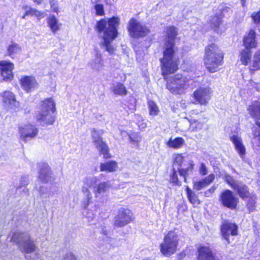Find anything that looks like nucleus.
<instances>
[{
  "label": "nucleus",
  "instance_id": "1",
  "mask_svg": "<svg viewBox=\"0 0 260 260\" xmlns=\"http://www.w3.org/2000/svg\"><path fill=\"white\" fill-rule=\"evenodd\" d=\"M167 36L164 46V56L160 59L162 74L166 76L175 73L178 69V61L175 57V39L177 35L176 27L169 26L166 28Z\"/></svg>",
  "mask_w": 260,
  "mask_h": 260
},
{
  "label": "nucleus",
  "instance_id": "2",
  "mask_svg": "<svg viewBox=\"0 0 260 260\" xmlns=\"http://www.w3.org/2000/svg\"><path fill=\"white\" fill-rule=\"evenodd\" d=\"M98 181V177L94 176H87L83 179L82 187L83 199L81 201V207L83 209H87L92 203V195L89 188H92L95 198L99 200L107 194L110 188L109 181L101 182L99 183Z\"/></svg>",
  "mask_w": 260,
  "mask_h": 260
},
{
  "label": "nucleus",
  "instance_id": "3",
  "mask_svg": "<svg viewBox=\"0 0 260 260\" xmlns=\"http://www.w3.org/2000/svg\"><path fill=\"white\" fill-rule=\"evenodd\" d=\"M119 22V18L113 17L108 19V20L102 19L96 24L97 30L102 39V47L104 48L110 54H112L115 50L111 43L117 36Z\"/></svg>",
  "mask_w": 260,
  "mask_h": 260
},
{
  "label": "nucleus",
  "instance_id": "4",
  "mask_svg": "<svg viewBox=\"0 0 260 260\" xmlns=\"http://www.w3.org/2000/svg\"><path fill=\"white\" fill-rule=\"evenodd\" d=\"M223 54L221 49L215 44H211L205 48L204 62L207 69L215 73L222 65Z\"/></svg>",
  "mask_w": 260,
  "mask_h": 260
},
{
  "label": "nucleus",
  "instance_id": "5",
  "mask_svg": "<svg viewBox=\"0 0 260 260\" xmlns=\"http://www.w3.org/2000/svg\"><path fill=\"white\" fill-rule=\"evenodd\" d=\"M55 111V104L53 99H46L41 102L37 106L35 117L43 125L52 124L55 119L52 114Z\"/></svg>",
  "mask_w": 260,
  "mask_h": 260
},
{
  "label": "nucleus",
  "instance_id": "6",
  "mask_svg": "<svg viewBox=\"0 0 260 260\" xmlns=\"http://www.w3.org/2000/svg\"><path fill=\"white\" fill-rule=\"evenodd\" d=\"M192 81L184 75L177 74L167 80V87L172 93L182 94L185 93Z\"/></svg>",
  "mask_w": 260,
  "mask_h": 260
},
{
  "label": "nucleus",
  "instance_id": "7",
  "mask_svg": "<svg viewBox=\"0 0 260 260\" xmlns=\"http://www.w3.org/2000/svg\"><path fill=\"white\" fill-rule=\"evenodd\" d=\"M179 244V237L177 233L174 231H169L164 238L160 244V252L166 257H170L177 251Z\"/></svg>",
  "mask_w": 260,
  "mask_h": 260
},
{
  "label": "nucleus",
  "instance_id": "8",
  "mask_svg": "<svg viewBox=\"0 0 260 260\" xmlns=\"http://www.w3.org/2000/svg\"><path fill=\"white\" fill-rule=\"evenodd\" d=\"M11 240L18 244L20 249L26 253L36 251L37 247L34 241L27 233L15 232L12 235Z\"/></svg>",
  "mask_w": 260,
  "mask_h": 260
},
{
  "label": "nucleus",
  "instance_id": "9",
  "mask_svg": "<svg viewBox=\"0 0 260 260\" xmlns=\"http://www.w3.org/2000/svg\"><path fill=\"white\" fill-rule=\"evenodd\" d=\"M174 168L177 166L178 172L180 176L183 177L185 182L186 177L192 174L194 164L192 160L185 161L181 154L174 155Z\"/></svg>",
  "mask_w": 260,
  "mask_h": 260
},
{
  "label": "nucleus",
  "instance_id": "10",
  "mask_svg": "<svg viewBox=\"0 0 260 260\" xmlns=\"http://www.w3.org/2000/svg\"><path fill=\"white\" fill-rule=\"evenodd\" d=\"M103 134L102 130L92 128L91 130L92 142L100 153L103 155L104 158H108L111 157V156L109 153L108 146L102 140Z\"/></svg>",
  "mask_w": 260,
  "mask_h": 260
},
{
  "label": "nucleus",
  "instance_id": "11",
  "mask_svg": "<svg viewBox=\"0 0 260 260\" xmlns=\"http://www.w3.org/2000/svg\"><path fill=\"white\" fill-rule=\"evenodd\" d=\"M223 178L241 199L243 200L248 199L251 194L253 193V192H249V188L245 184L241 181L234 180L230 175L225 174Z\"/></svg>",
  "mask_w": 260,
  "mask_h": 260
},
{
  "label": "nucleus",
  "instance_id": "12",
  "mask_svg": "<svg viewBox=\"0 0 260 260\" xmlns=\"http://www.w3.org/2000/svg\"><path fill=\"white\" fill-rule=\"evenodd\" d=\"M39 173L36 188L39 190L41 194H43L47 190L46 187L41 185V183H45L48 182L51 178V172L49 166L46 163L39 164Z\"/></svg>",
  "mask_w": 260,
  "mask_h": 260
},
{
  "label": "nucleus",
  "instance_id": "13",
  "mask_svg": "<svg viewBox=\"0 0 260 260\" xmlns=\"http://www.w3.org/2000/svg\"><path fill=\"white\" fill-rule=\"evenodd\" d=\"M213 91L208 86L200 87L193 93V97L201 105L206 106L210 100Z\"/></svg>",
  "mask_w": 260,
  "mask_h": 260
},
{
  "label": "nucleus",
  "instance_id": "14",
  "mask_svg": "<svg viewBox=\"0 0 260 260\" xmlns=\"http://www.w3.org/2000/svg\"><path fill=\"white\" fill-rule=\"evenodd\" d=\"M128 30L131 37L139 38L145 36L149 32V29L135 19L129 22Z\"/></svg>",
  "mask_w": 260,
  "mask_h": 260
},
{
  "label": "nucleus",
  "instance_id": "15",
  "mask_svg": "<svg viewBox=\"0 0 260 260\" xmlns=\"http://www.w3.org/2000/svg\"><path fill=\"white\" fill-rule=\"evenodd\" d=\"M220 201L223 206L234 210L237 207L239 199L231 190L226 189L220 194Z\"/></svg>",
  "mask_w": 260,
  "mask_h": 260
},
{
  "label": "nucleus",
  "instance_id": "16",
  "mask_svg": "<svg viewBox=\"0 0 260 260\" xmlns=\"http://www.w3.org/2000/svg\"><path fill=\"white\" fill-rule=\"evenodd\" d=\"M133 213L128 209L120 208L115 217L114 223L118 227L123 226L133 221Z\"/></svg>",
  "mask_w": 260,
  "mask_h": 260
},
{
  "label": "nucleus",
  "instance_id": "17",
  "mask_svg": "<svg viewBox=\"0 0 260 260\" xmlns=\"http://www.w3.org/2000/svg\"><path fill=\"white\" fill-rule=\"evenodd\" d=\"M20 84L22 88L26 92H31L39 87V83L35 77L32 76H23L20 79Z\"/></svg>",
  "mask_w": 260,
  "mask_h": 260
},
{
  "label": "nucleus",
  "instance_id": "18",
  "mask_svg": "<svg viewBox=\"0 0 260 260\" xmlns=\"http://www.w3.org/2000/svg\"><path fill=\"white\" fill-rule=\"evenodd\" d=\"M14 67V64L10 61H0V73L4 80L11 81L13 79L14 75L12 71Z\"/></svg>",
  "mask_w": 260,
  "mask_h": 260
},
{
  "label": "nucleus",
  "instance_id": "19",
  "mask_svg": "<svg viewBox=\"0 0 260 260\" xmlns=\"http://www.w3.org/2000/svg\"><path fill=\"white\" fill-rule=\"evenodd\" d=\"M230 139L234 144L235 148L241 158L243 159L246 153V149L241 136L237 133H232L230 135Z\"/></svg>",
  "mask_w": 260,
  "mask_h": 260
},
{
  "label": "nucleus",
  "instance_id": "20",
  "mask_svg": "<svg viewBox=\"0 0 260 260\" xmlns=\"http://www.w3.org/2000/svg\"><path fill=\"white\" fill-rule=\"evenodd\" d=\"M221 233L222 237L230 243L229 236L238 234V227L235 223L225 221L221 227Z\"/></svg>",
  "mask_w": 260,
  "mask_h": 260
},
{
  "label": "nucleus",
  "instance_id": "21",
  "mask_svg": "<svg viewBox=\"0 0 260 260\" xmlns=\"http://www.w3.org/2000/svg\"><path fill=\"white\" fill-rule=\"evenodd\" d=\"M19 133L21 138L23 140H26L28 138L35 137L38 133V128L30 124H27L19 127Z\"/></svg>",
  "mask_w": 260,
  "mask_h": 260
},
{
  "label": "nucleus",
  "instance_id": "22",
  "mask_svg": "<svg viewBox=\"0 0 260 260\" xmlns=\"http://www.w3.org/2000/svg\"><path fill=\"white\" fill-rule=\"evenodd\" d=\"M2 102L4 106L9 109H13L19 106V102L16 100L14 93L10 91H5L2 94Z\"/></svg>",
  "mask_w": 260,
  "mask_h": 260
},
{
  "label": "nucleus",
  "instance_id": "23",
  "mask_svg": "<svg viewBox=\"0 0 260 260\" xmlns=\"http://www.w3.org/2000/svg\"><path fill=\"white\" fill-rule=\"evenodd\" d=\"M198 252V260H219L209 246H200Z\"/></svg>",
  "mask_w": 260,
  "mask_h": 260
},
{
  "label": "nucleus",
  "instance_id": "24",
  "mask_svg": "<svg viewBox=\"0 0 260 260\" xmlns=\"http://www.w3.org/2000/svg\"><path fill=\"white\" fill-rule=\"evenodd\" d=\"M89 65L92 70L96 71H102L103 69L104 64L102 55L98 49L95 50L94 58L90 61Z\"/></svg>",
  "mask_w": 260,
  "mask_h": 260
},
{
  "label": "nucleus",
  "instance_id": "25",
  "mask_svg": "<svg viewBox=\"0 0 260 260\" xmlns=\"http://www.w3.org/2000/svg\"><path fill=\"white\" fill-rule=\"evenodd\" d=\"M256 44L255 32L253 30H250L249 32L243 38V45L245 48L250 49L255 48Z\"/></svg>",
  "mask_w": 260,
  "mask_h": 260
},
{
  "label": "nucleus",
  "instance_id": "26",
  "mask_svg": "<svg viewBox=\"0 0 260 260\" xmlns=\"http://www.w3.org/2000/svg\"><path fill=\"white\" fill-rule=\"evenodd\" d=\"M215 176L213 174H211L206 178L193 181V189L197 190H200L204 187L209 185L214 179Z\"/></svg>",
  "mask_w": 260,
  "mask_h": 260
},
{
  "label": "nucleus",
  "instance_id": "27",
  "mask_svg": "<svg viewBox=\"0 0 260 260\" xmlns=\"http://www.w3.org/2000/svg\"><path fill=\"white\" fill-rule=\"evenodd\" d=\"M211 27L217 34H221L225 30V28L221 24V18L218 16H214L210 20Z\"/></svg>",
  "mask_w": 260,
  "mask_h": 260
},
{
  "label": "nucleus",
  "instance_id": "28",
  "mask_svg": "<svg viewBox=\"0 0 260 260\" xmlns=\"http://www.w3.org/2000/svg\"><path fill=\"white\" fill-rule=\"evenodd\" d=\"M118 168L117 163L115 160H110L101 163L100 170L102 172H113Z\"/></svg>",
  "mask_w": 260,
  "mask_h": 260
},
{
  "label": "nucleus",
  "instance_id": "29",
  "mask_svg": "<svg viewBox=\"0 0 260 260\" xmlns=\"http://www.w3.org/2000/svg\"><path fill=\"white\" fill-rule=\"evenodd\" d=\"M249 114L255 119H260V103L255 102L248 108Z\"/></svg>",
  "mask_w": 260,
  "mask_h": 260
},
{
  "label": "nucleus",
  "instance_id": "30",
  "mask_svg": "<svg viewBox=\"0 0 260 260\" xmlns=\"http://www.w3.org/2000/svg\"><path fill=\"white\" fill-rule=\"evenodd\" d=\"M48 26L53 33H55L59 30L61 24L59 23L57 19L54 16H50L47 20Z\"/></svg>",
  "mask_w": 260,
  "mask_h": 260
},
{
  "label": "nucleus",
  "instance_id": "31",
  "mask_svg": "<svg viewBox=\"0 0 260 260\" xmlns=\"http://www.w3.org/2000/svg\"><path fill=\"white\" fill-rule=\"evenodd\" d=\"M21 51V47L15 42H11L7 47L8 55L12 58H14L16 55L19 54Z\"/></svg>",
  "mask_w": 260,
  "mask_h": 260
},
{
  "label": "nucleus",
  "instance_id": "32",
  "mask_svg": "<svg viewBox=\"0 0 260 260\" xmlns=\"http://www.w3.org/2000/svg\"><path fill=\"white\" fill-rule=\"evenodd\" d=\"M184 142L185 141L182 138L177 137L174 139L171 138L166 143V144L169 147L177 149L181 148Z\"/></svg>",
  "mask_w": 260,
  "mask_h": 260
},
{
  "label": "nucleus",
  "instance_id": "33",
  "mask_svg": "<svg viewBox=\"0 0 260 260\" xmlns=\"http://www.w3.org/2000/svg\"><path fill=\"white\" fill-rule=\"evenodd\" d=\"M112 91L117 95H125L127 90L125 86L119 82L114 83L111 87Z\"/></svg>",
  "mask_w": 260,
  "mask_h": 260
},
{
  "label": "nucleus",
  "instance_id": "34",
  "mask_svg": "<svg viewBox=\"0 0 260 260\" xmlns=\"http://www.w3.org/2000/svg\"><path fill=\"white\" fill-rule=\"evenodd\" d=\"M253 138H252V143L253 147L256 149H260V131L259 128L256 127H252Z\"/></svg>",
  "mask_w": 260,
  "mask_h": 260
},
{
  "label": "nucleus",
  "instance_id": "35",
  "mask_svg": "<svg viewBox=\"0 0 260 260\" xmlns=\"http://www.w3.org/2000/svg\"><path fill=\"white\" fill-rule=\"evenodd\" d=\"M251 52L249 49H243L240 53V60L242 63L247 66L251 60Z\"/></svg>",
  "mask_w": 260,
  "mask_h": 260
},
{
  "label": "nucleus",
  "instance_id": "36",
  "mask_svg": "<svg viewBox=\"0 0 260 260\" xmlns=\"http://www.w3.org/2000/svg\"><path fill=\"white\" fill-rule=\"evenodd\" d=\"M190 125L188 130L190 132H198L201 131L204 127L205 123L203 122L190 119L189 120Z\"/></svg>",
  "mask_w": 260,
  "mask_h": 260
},
{
  "label": "nucleus",
  "instance_id": "37",
  "mask_svg": "<svg viewBox=\"0 0 260 260\" xmlns=\"http://www.w3.org/2000/svg\"><path fill=\"white\" fill-rule=\"evenodd\" d=\"M186 191L187 198L190 203L194 206H197L200 203L197 194L193 192L188 186L186 187Z\"/></svg>",
  "mask_w": 260,
  "mask_h": 260
},
{
  "label": "nucleus",
  "instance_id": "38",
  "mask_svg": "<svg viewBox=\"0 0 260 260\" xmlns=\"http://www.w3.org/2000/svg\"><path fill=\"white\" fill-rule=\"evenodd\" d=\"M247 202V207L250 212H253L255 210L257 197L255 194L252 193L248 197Z\"/></svg>",
  "mask_w": 260,
  "mask_h": 260
},
{
  "label": "nucleus",
  "instance_id": "39",
  "mask_svg": "<svg viewBox=\"0 0 260 260\" xmlns=\"http://www.w3.org/2000/svg\"><path fill=\"white\" fill-rule=\"evenodd\" d=\"M149 114L150 116H156L158 115L160 111L157 104L153 101L148 102Z\"/></svg>",
  "mask_w": 260,
  "mask_h": 260
},
{
  "label": "nucleus",
  "instance_id": "40",
  "mask_svg": "<svg viewBox=\"0 0 260 260\" xmlns=\"http://www.w3.org/2000/svg\"><path fill=\"white\" fill-rule=\"evenodd\" d=\"M260 69V50L256 51L254 55L253 64L250 68V71H254Z\"/></svg>",
  "mask_w": 260,
  "mask_h": 260
},
{
  "label": "nucleus",
  "instance_id": "41",
  "mask_svg": "<svg viewBox=\"0 0 260 260\" xmlns=\"http://www.w3.org/2000/svg\"><path fill=\"white\" fill-rule=\"evenodd\" d=\"M128 137L131 141L134 144L138 145L139 143L141 141V137L137 133H133L128 135Z\"/></svg>",
  "mask_w": 260,
  "mask_h": 260
},
{
  "label": "nucleus",
  "instance_id": "42",
  "mask_svg": "<svg viewBox=\"0 0 260 260\" xmlns=\"http://www.w3.org/2000/svg\"><path fill=\"white\" fill-rule=\"evenodd\" d=\"M171 182L175 185H180V182L178 178L177 171L173 169L172 174L170 178Z\"/></svg>",
  "mask_w": 260,
  "mask_h": 260
},
{
  "label": "nucleus",
  "instance_id": "43",
  "mask_svg": "<svg viewBox=\"0 0 260 260\" xmlns=\"http://www.w3.org/2000/svg\"><path fill=\"white\" fill-rule=\"evenodd\" d=\"M94 8L98 15L102 16L104 14V7L102 5L96 4L95 5Z\"/></svg>",
  "mask_w": 260,
  "mask_h": 260
},
{
  "label": "nucleus",
  "instance_id": "44",
  "mask_svg": "<svg viewBox=\"0 0 260 260\" xmlns=\"http://www.w3.org/2000/svg\"><path fill=\"white\" fill-rule=\"evenodd\" d=\"M20 185H16V189H19L21 187H25L28 184L27 177H23L20 180Z\"/></svg>",
  "mask_w": 260,
  "mask_h": 260
},
{
  "label": "nucleus",
  "instance_id": "45",
  "mask_svg": "<svg viewBox=\"0 0 260 260\" xmlns=\"http://www.w3.org/2000/svg\"><path fill=\"white\" fill-rule=\"evenodd\" d=\"M251 17L254 23H260V10L257 13H253L251 15Z\"/></svg>",
  "mask_w": 260,
  "mask_h": 260
},
{
  "label": "nucleus",
  "instance_id": "46",
  "mask_svg": "<svg viewBox=\"0 0 260 260\" xmlns=\"http://www.w3.org/2000/svg\"><path fill=\"white\" fill-rule=\"evenodd\" d=\"M199 173L202 175L204 176L207 174V168L203 163H202L199 169Z\"/></svg>",
  "mask_w": 260,
  "mask_h": 260
},
{
  "label": "nucleus",
  "instance_id": "47",
  "mask_svg": "<svg viewBox=\"0 0 260 260\" xmlns=\"http://www.w3.org/2000/svg\"><path fill=\"white\" fill-rule=\"evenodd\" d=\"M23 9L25 11H26V14H27L28 15H30V16H32L35 15V14H34L35 12V9L28 8L27 6L23 7Z\"/></svg>",
  "mask_w": 260,
  "mask_h": 260
},
{
  "label": "nucleus",
  "instance_id": "48",
  "mask_svg": "<svg viewBox=\"0 0 260 260\" xmlns=\"http://www.w3.org/2000/svg\"><path fill=\"white\" fill-rule=\"evenodd\" d=\"M50 4L52 11L57 13L58 11V6L56 2L54 0H50Z\"/></svg>",
  "mask_w": 260,
  "mask_h": 260
},
{
  "label": "nucleus",
  "instance_id": "49",
  "mask_svg": "<svg viewBox=\"0 0 260 260\" xmlns=\"http://www.w3.org/2000/svg\"><path fill=\"white\" fill-rule=\"evenodd\" d=\"M64 260H77V259L72 252H68L66 255Z\"/></svg>",
  "mask_w": 260,
  "mask_h": 260
},
{
  "label": "nucleus",
  "instance_id": "50",
  "mask_svg": "<svg viewBox=\"0 0 260 260\" xmlns=\"http://www.w3.org/2000/svg\"><path fill=\"white\" fill-rule=\"evenodd\" d=\"M35 16L38 18L39 19L43 18L45 17V13L41 12L35 9Z\"/></svg>",
  "mask_w": 260,
  "mask_h": 260
},
{
  "label": "nucleus",
  "instance_id": "51",
  "mask_svg": "<svg viewBox=\"0 0 260 260\" xmlns=\"http://www.w3.org/2000/svg\"><path fill=\"white\" fill-rule=\"evenodd\" d=\"M138 126L139 128L141 129H144L146 128L147 126V124L145 122H144L143 120L141 121H139L138 123Z\"/></svg>",
  "mask_w": 260,
  "mask_h": 260
},
{
  "label": "nucleus",
  "instance_id": "52",
  "mask_svg": "<svg viewBox=\"0 0 260 260\" xmlns=\"http://www.w3.org/2000/svg\"><path fill=\"white\" fill-rule=\"evenodd\" d=\"M86 216L89 219H93L95 217V214L93 212H88L86 214Z\"/></svg>",
  "mask_w": 260,
  "mask_h": 260
},
{
  "label": "nucleus",
  "instance_id": "53",
  "mask_svg": "<svg viewBox=\"0 0 260 260\" xmlns=\"http://www.w3.org/2000/svg\"><path fill=\"white\" fill-rule=\"evenodd\" d=\"M40 258V253L39 252H36L35 254V256L34 257H30L31 260H37Z\"/></svg>",
  "mask_w": 260,
  "mask_h": 260
},
{
  "label": "nucleus",
  "instance_id": "54",
  "mask_svg": "<svg viewBox=\"0 0 260 260\" xmlns=\"http://www.w3.org/2000/svg\"><path fill=\"white\" fill-rule=\"evenodd\" d=\"M215 188H212L209 189L208 191L205 192L206 196H209L210 193H211L214 191Z\"/></svg>",
  "mask_w": 260,
  "mask_h": 260
},
{
  "label": "nucleus",
  "instance_id": "55",
  "mask_svg": "<svg viewBox=\"0 0 260 260\" xmlns=\"http://www.w3.org/2000/svg\"><path fill=\"white\" fill-rule=\"evenodd\" d=\"M102 233L103 234L106 236V241H109V238L107 236V231L106 230H104V229H103L102 230Z\"/></svg>",
  "mask_w": 260,
  "mask_h": 260
},
{
  "label": "nucleus",
  "instance_id": "56",
  "mask_svg": "<svg viewBox=\"0 0 260 260\" xmlns=\"http://www.w3.org/2000/svg\"><path fill=\"white\" fill-rule=\"evenodd\" d=\"M180 106L182 108H185L186 106L184 101H181L180 102Z\"/></svg>",
  "mask_w": 260,
  "mask_h": 260
},
{
  "label": "nucleus",
  "instance_id": "57",
  "mask_svg": "<svg viewBox=\"0 0 260 260\" xmlns=\"http://www.w3.org/2000/svg\"><path fill=\"white\" fill-rule=\"evenodd\" d=\"M121 135L122 137H124L126 135H128L129 134H128L125 131H121Z\"/></svg>",
  "mask_w": 260,
  "mask_h": 260
},
{
  "label": "nucleus",
  "instance_id": "58",
  "mask_svg": "<svg viewBox=\"0 0 260 260\" xmlns=\"http://www.w3.org/2000/svg\"><path fill=\"white\" fill-rule=\"evenodd\" d=\"M241 3L243 7L245 6L246 0H241Z\"/></svg>",
  "mask_w": 260,
  "mask_h": 260
},
{
  "label": "nucleus",
  "instance_id": "59",
  "mask_svg": "<svg viewBox=\"0 0 260 260\" xmlns=\"http://www.w3.org/2000/svg\"><path fill=\"white\" fill-rule=\"evenodd\" d=\"M26 16H28V15L26 14V12L25 11L24 14L22 16V18L25 19Z\"/></svg>",
  "mask_w": 260,
  "mask_h": 260
},
{
  "label": "nucleus",
  "instance_id": "60",
  "mask_svg": "<svg viewBox=\"0 0 260 260\" xmlns=\"http://www.w3.org/2000/svg\"><path fill=\"white\" fill-rule=\"evenodd\" d=\"M255 124L257 126H258L259 128H260V122L258 121H256Z\"/></svg>",
  "mask_w": 260,
  "mask_h": 260
},
{
  "label": "nucleus",
  "instance_id": "61",
  "mask_svg": "<svg viewBox=\"0 0 260 260\" xmlns=\"http://www.w3.org/2000/svg\"><path fill=\"white\" fill-rule=\"evenodd\" d=\"M35 2L40 4L43 0H34Z\"/></svg>",
  "mask_w": 260,
  "mask_h": 260
},
{
  "label": "nucleus",
  "instance_id": "62",
  "mask_svg": "<svg viewBox=\"0 0 260 260\" xmlns=\"http://www.w3.org/2000/svg\"><path fill=\"white\" fill-rule=\"evenodd\" d=\"M143 260H149L148 259H144Z\"/></svg>",
  "mask_w": 260,
  "mask_h": 260
}]
</instances>
